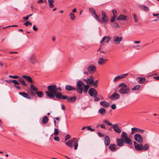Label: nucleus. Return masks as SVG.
<instances>
[{
    "mask_svg": "<svg viewBox=\"0 0 159 159\" xmlns=\"http://www.w3.org/2000/svg\"><path fill=\"white\" fill-rule=\"evenodd\" d=\"M47 89L48 91L45 92L47 96L50 98H54V94L56 93L57 91V86L55 85H50L48 86Z\"/></svg>",
    "mask_w": 159,
    "mask_h": 159,
    "instance_id": "nucleus-1",
    "label": "nucleus"
},
{
    "mask_svg": "<svg viewBox=\"0 0 159 159\" xmlns=\"http://www.w3.org/2000/svg\"><path fill=\"white\" fill-rule=\"evenodd\" d=\"M119 88L118 91L121 94H125L128 93L130 92V89L129 86H127L124 83H121L118 86Z\"/></svg>",
    "mask_w": 159,
    "mask_h": 159,
    "instance_id": "nucleus-2",
    "label": "nucleus"
},
{
    "mask_svg": "<svg viewBox=\"0 0 159 159\" xmlns=\"http://www.w3.org/2000/svg\"><path fill=\"white\" fill-rule=\"evenodd\" d=\"M134 148L135 150L137 151H146L149 148V146L145 144L144 146L142 144H138L135 141L133 142Z\"/></svg>",
    "mask_w": 159,
    "mask_h": 159,
    "instance_id": "nucleus-3",
    "label": "nucleus"
},
{
    "mask_svg": "<svg viewBox=\"0 0 159 159\" xmlns=\"http://www.w3.org/2000/svg\"><path fill=\"white\" fill-rule=\"evenodd\" d=\"M121 138L123 139L124 143L129 145H131L133 142L132 140L128 136V134L125 132H123L121 135Z\"/></svg>",
    "mask_w": 159,
    "mask_h": 159,
    "instance_id": "nucleus-4",
    "label": "nucleus"
},
{
    "mask_svg": "<svg viewBox=\"0 0 159 159\" xmlns=\"http://www.w3.org/2000/svg\"><path fill=\"white\" fill-rule=\"evenodd\" d=\"M88 93L90 96L94 97V100L95 101H98L100 100V98L97 97L98 92L94 88H90L89 90Z\"/></svg>",
    "mask_w": 159,
    "mask_h": 159,
    "instance_id": "nucleus-5",
    "label": "nucleus"
},
{
    "mask_svg": "<svg viewBox=\"0 0 159 159\" xmlns=\"http://www.w3.org/2000/svg\"><path fill=\"white\" fill-rule=\"evenodd\" d=\"M76 91L79 93L82 94L83 93V86L84 85V83L81 81L79 80L76 83Z\"/></svg>",
    "mask_w": 159,
    "mask_h": 159,
    "instance_id": "nucleus-6",
    "label": "nucleus"
},
{
    "mask_svg": "<svg viewBox=\"0 0 159 159\" xmlns=\"http://www.w3.org/2000/svg\"><path fill=\"white\" fill-rule=\"evenodd\" d=\"M28 61L32 64H36L38 62V59L34 54L31 55L29 58Z\"/></svg>",
    "mask_w": 159,
    "mask_h": 159,
    "instance_id": "nucleus-7",
    "label": "nucleus"
},
{
    "mask_svg": "<svg viewBox=\"0 0 159 159\" xmlns=\"http://www.w3.org/2000/svg\"><path fill=\"white\" fill-rule=\"evenodd\" d=\"M108 18L105 12L102 11V18L100 20V23L102 22L105 24L108 23Z\"/></svg>",
    "mask_w": 159,
    "mask_h": 159,
    "instance_id": "nucleus-8",
    "label": "nucleus"
},
{
    "mask_svg": "<svg viewBox=\"0 0 159 159\" xmlns=\"http://www.w3.org/2000/svg\"><path fill=\"white\" fill-rule=\"evenodd\" d=\"M54 95V98L55 96L58 99H66L68 98V96L66 95L63 96L61 93L60 92H56V93H55L53 95Z\"/></svg>",
    "mask_w": 159,
    "mask_h": 159,
    "instance_id": "nucleus-9",
    "label": "nucleus"
},
{
    "mask_svg": "<svg viewBox=\"0 0 159 159\" xmlns=\"http://www.w3.org/2000/svg\"><path fill=\"white\" fill-rule=\"evenodd\" d=\"M128 75V74H124L116 76L113 79V81L115 83L118 81L120 79L124 78Z\"/></svg>",
    "mask_w": 159,
    "mask_h": 159,
    "instance_id": "nucleus-10",
    "label": "nucleus"
},
{
    "mask_svg": "<svg viewBox=\"0 0 159 159\" xmlns=\"http://www.w3.org/2000/svg\"><path fill=\"white\" fill-rule=\"evenodd\" d=\"M134 139L135 141L139 143H142L143 142V139L141 136L138 134H136L134 135Z\"/></svg>",
    "mask_w": 159,
    "mask_h": 159,
    "instance_id": "nucleus-11",
    "label": "nucleus"
},
{
    "mask_svg": "<svg viewBox=\"0 0 159 159\" xmlns=\"http://www.w3.org/2000/svg\"><path fill=\"white\" fill-rule=\"evenodd\" d=\"M88 71L90 74L94 73L96 70V67L94 65H90L88 68Z\"/></svg>",
    "mask_w": 159,
    "mask_h": 159,
    "instance_id": "nucleus-12",
    "label": "nucleus"
},
{
    "mask_svg": "<svg viewBox=\"0 0 159 159\" xmlns=\"http://www.w3.org/2000/svg\"><path fill=\"white\" fill-rule=\"evenodd\" d=\"M120 97V95L119 94L115 92L111 95L110 98L112 100H115L119 99Z\"/></svg>",
    "mask_w": 159,
    "mask_h": 159,
    "instance_id": "nucleus-13",
    "label": "nucleus"
},
{
    "mask_svg": "<svg viewBox=\"0 0 159 159\" xmlns=\"http://www.w3.org/2000/svg\"><path fill=\"white\" fill-rule=\"evenodd\" d=\"M111 127L115 132L118 133H120L121 132V129L119 128L118 124H116L113 125Z\"/></svg>",
    "mask_w": 159,
    "mask_h": 159,
    "instance_id": "nucleus-14",
    "label": "nucleus"
},
{
    "mask_svg": "<svg viewBox=\"0 0 159 159\" xmlns=\"http://www.w3.org/2000/svg\"><path fill=\"white\" fill-rule=\"evenodd\" d=\"M116 144L117 146L119 147H122L124 146V142L123 139L121 138V139H116Z\"/></svg>",
    "mask_w": 159,
    "mask_h": 159,
    "instance_id": "nucleus-15",
    "label": "nucleus"
},
{
    "mask_svg": "<svg viewBox=\"0 0 159 159\" xmlns=\"http://www.w3.org/2000/svg\"><path fill=\"white\" fill-rule=\"evenodd\" d=\"M121 40V38L119 37L116 35H115L114 36L113 41L116 43V44H119Z\"/></svg>",
    "mask_w": 159,
    "mask_h": 159,
    "instance_id": "nucleus-16",
    "label": "nucleus"
},
{
    "mask_svg": "<svg viewBox=\"0 0 159 159\" xmlns=\"http://www.w3.org/2000/svg\"><path fill=\"white\" fill-rule=\"evenodd\" d=\"M83 80L86 82V83L89 85H91L94 82V79L87 78L86 79H83Z\"/></svg>",
    "mask_w": 159,
    "mask_h": 159,
    "instance_id": "nucleus-17",
    "label": "nucleus"
},
{
    "mask_svg": "<svg viewBox=\"0 0 159 159\" xmlns=\"http://www.w3.org/2000/svg\"><path fill=\"white\" fill-rule=\"evenodd\" d=\"M19 94L21 95L23 97L25 98L28 99H31V98L29 95L26 93L24 92H21L19 93Z\"/></svg>",
    "mask_w": 159,
    "mask_h": 159,
    "instance_id": "nucleus-18",
    "label": "nucleus"
},
{
    "mask_svg": "<svg viewBox=\"0 0 159 159\" xmlns=\"http://www.w3.org/2000/svg\"><path fill=\"white\" fill-rule=\"evenodd\" d=\"M66 90L67 91H75L76 90V88L70 85H66L65 86Z\"/></svg>",
    "mask_w": 159,
    "mask_h": 159,
    "instance_id": "nucleus-19",
    "label": "nucleus"
},
{
    "mask_svg": "<svg viewBox=\"0 0 159 159\" xmlns=\"http://www.w3.org/2000/svg\"><path fill=\"white\" fill-rule=\"evenodd\" d=\"M110 139L108 135H106L105 138L104 143L105 145L108 146L110 143Z\"/></svg>",
    "mask_w": 159,
    "mask_h": 159,
    "instance_id": "nucleus-20",
    "label": "nucleus"
},
{
    "mask_svg": "<svg viewBox=\"0 0 159 159\" xmlns=\"http://www.w3.org/2000/svg\"><path fill=\"white\" fill-rule=\"evenodd\" d=\"M107 60V59H105L102 57H100L98 59V63L99 65H102L105 63Z\"/></svg>",
    "mask_w": 159,
    "mask_h": 159,
    "instance_id": "nucleus-21",
    "label": "nucleus"
},
{
    "mask_svg": "<svg viewBox=\"0 0 159 159\" xmlns=\"http://www.w3.org/2000/svg\"><path fill=\"white\" fill-rule=\"evenodd\" d=\"M111 39V37L108 36H104L102 38V39L100 41V43H102L105 40V42L107 43H108Z\"/></svg>",
    "mask_w": 159,
    "mask_h": 159,
    "instance_id": "nucleus-22",
    "label": "nucleus"
},
{
    "mask_svg": "<svg viewBox=\"0 0 159 159\" xmlns=\"http://www.w3.org/2000/svg\"><path fill=\"white\" fill-rule=\"evenodd\" d=\"M109 149L112 152H115L117 149L116 145L114 144H111L109 145Z\"/></svg>",
    "mask_w": 159,
    "mask_h": 159,
    "instance_id": "nucleus-23",
    "label": "nucleus"
},
{
    "mask_svg": "<svg viewBox=\"0 0 159 159\" xmlns=\"http://www.w3.org/2000/svg\"><path fill=\"white\" fill-rule=\"evenodd\" d=\"M137 80L138 83L143 84L145 81L146 79L144 77H138L137 78Z\"/></svg>",
    "mask_w": 159,
    "mask_h": 159,
    "instance_id": "nucleus-24",
    "label": "nucleus"
},
{
    "mask_svg": "<svg viewBox=\"0 0 159 159\" xmlns=\"http://www.w3.org/2000/svg\"><path fill=\"white\" fill-rule=\"evenodd\" d=\"M22 77L24 78L25 80L28 81L29 83H33V81L31 77L30 76L24 75L22 76Z\"/></svg>",
    "mask_w": 159,
    "mask_h": 159,
    "instance_id": "nucleus-25",
    "label": "nucleus"
},
{
    "mask_svg": "<svg viewBox=\"0 0 159 159\" xmlns=\"http://www.w3.org/2000/svg\"><path fill=\"white\" fill-rule=\"evenodd\" d=\"M18 81L21 84L25 87H27V84L25 82L24 80L21 78H20L18 80Z\"/></svg>",
    "mask_w": 159,
    "mask_h": 159,
    "instance_id": "nucleus-26",
    "label": "nucleus"
},
{
    "mask_svg": "<svg viewBox=\"0 0 159 159\" xmlns=\"http://www.w3.org/2000/svg\"><path fill=\"white\" fill-rule=\"evenodd\" d=\"M100 104L105 107H107L110 106L109 103L106 101H101L100 102Z\"/></svg>",
    "mask_w": 159,
    "mask_h": 159,
    "instance_id": "nucleus-27",
    "label": "nucleus"
},
{
    "mask_svg": "<svg viewBox=\"0 0 159 159\" xmlns=\"http://www.w3.org/2000/svg\"><path fill=\"white\" fill-rule=\"evenodd\" d=\"M77 98L75 96L68 98H67V101L70 102H73L75 101Z\"/></svg>",
    "mask_w": 159,
    "mask_h": 159,
    "instance_id": "nucleus-28",
    "label": "nucleus"
},
{
    "mask_svg": "<svg viewBox=\"0 0 159 159\" xmlns=\"http://www.w3.org/2000/svg\"><path fill=\"white\" fill-rule=\"evenodd\" d=\"M127 18V17L125 15L120 14L117 19V20H125Z\"/></svg>",
    "mask_w": 159,
    "mask_h": 159,
    "instance_id": "nucleus-29",
    "label": "nucleus"
},
{
    "mask_svg": "<svg viewBox=\"0 0 159 159\" xmlns=\"http://www.w3.org/2000/svg\"><path fill=\"white\" fill-rule=\"evenodd\" d=\"M48 121V118L46 116H44L42 119V123L43 124H45L47 123Z\"/></svg>",
    "mask_w": 159,
    "mask_h": 159,
    "instance_id": "nucleus-30",
    "label": "nucleus"
},
{
    "mask_svg": "<svg viewBox=\"0 0 159 159\" xmlns=\"http://www.w3.org/2000/svg\"><path fill=\"white\" fill-rule=\"evenodd\" d=\"M89 87V85H84L83 89V91L84 92V93H87Z\"/></svg>",
    "mask_w": 159,
    "mask_h": 159,
    "instance_id": "nucleus-31",
    "label": "nucleus"
},
{
    "mask_svg": "<svg viewBox=\"0 0 159 159\" xmlns=\"http://www.w3.org/2000/svg\"><path fill=\"white\" fill-rule=\"evenodd\" d=\"M98 112L102 115H104L106 113L105 109L103 108H101L98 110Z\"/></svg>",
    "mask_w": 159,
    "mask_h": 159,
    "instance_id": "nucleus-32",
    "label": "nucleus"
},
{
    "mask_svg": "<svg viewBox=\"0 0 159 159\" xmlns=\"http://www.w3.org/2000/svg\"><path fill=\"white\" fill-rule=\"evenodd\" d=\"M49 7L50 8H53L54 7L53 3L54 2V0H48V1Z\"/></svg>",
    "mask_w": 159,
    "mask_h": 159,
    "instance_id": "nucleus-33",
    "label": "nucleus"
},
{
    "mask_svg": "<svg viewBox=\"0 0 159 159\" xmlns=\"http://www.w3.org/2000/svg\"><path fill=\"white\" fill-rule=\"evenodd\" d=\"M140 7L145 11H148L149 10V8L145 5H141L140 6Z\"/></svg>",
    "mask_w": 159,
    "mask_h": 159,
    "instance_id": "nucleus-34",
    "label": "nucleus"
},
{
    "mask_svg": "<svg viewBox=\"0 0 159 159\" xmlns=\"http://www.w3.org/2000/svg\"><path fill=\"white\" fill-rule=\"evenodd\" d=\"M36 93L37 94L39 98H42L43 95V93L42 91H37Z\"/></svg>",
    "mask_w": 159,
    "mask_h": 159,
    "instance_id": "nucleus-35",
    "label": "nucleus"
},
{
    "mask_svg": "<svg viewBox=\"0 0 159 159\" xmlns=\"http://www.w3.org/2000/svg\"><path fill=\"white\" fill-rule=\"evenodd\" d=\"M66 144L70 148H72L73 146V141L70 140L66 143Z\"/></svg>",
    "mask_w": 159,
    "mask_h": 159,
    "instance_id": "nucleus-36",
    "label": "nucleus"
},
{
    "mask_svg": "<svg viewBox=\"0 0 159 159\" xmlns=\"http://www.w3.org/2000/svg\"><path fill=\"white\" fill-rule=\"evenodd\" d=\"M93 16L95 19L97 20L98 21V22L100 23V17L99 16H98L96 13H95L94 14V15H93Z\"/></svg>",
    "mask_w": 159,
    "mask_h": 159,
    "instance_id": "nucleus-37",
    "label": "nucleus"
},
{
    "mask_svg": "<svg viewBox=\"0 0 159 159\" xmlns=\"http://www.w3.org/2000/svg\"><path fill=\"white\" fill-rule=\"evenodd\" d=\"M138 128H135V127L132 128L131 129L132 131L131 133V134H134V133H136L137 132V131H138Z\"/></svg>",
    "mask_w": 159,
    "mask_h": 159,
    "instance_id": "nucleus-38",
    "label": "nucleus"
},
{
    "mask_svg": "<svg viewBox=\"0 0 159 159\" xmlns=\"http://www.w3.org/2000/svg\"><path fill=\"white\" fill-rule=\"evenodd\" d=\"M69 15L70 16V19L71 20H75V14L74 13H73L72 12H71L70 14Z\"/></svg>",
    "mask_w": 159,
    "mask_h": 159,
    "instance_id": "nucleus-39",
    "label": "nucleus"
},
{
    "mask_svg": "<svg viewBox=\"0 0 159 159\" xmlns=\"http://www.w3.org/2000/svg\"><path fill=\"white\" fill-rule=\"evenodd\" d=\"M103 122L104 123L106 124L107 125H109V126H112V125L111 122H109L108 120H103Z\"/></svg>",
    "mask_w": 159,
    "mask_h": 159,
    "instance_id": "nucleus-40",
    "label": "nucleus"
},
{
    "mask_svg": "<svg viewBox=\"0 0 159 159\" xmlns=\"http://www.w3.org/2000/svg\"><path fill=\"white\" fill-rule=\"evenodd\" d=\"M30 88L34 92H35L38 90L37 88L34 87V86L32 84L30 85Z\"/></svg>",
    "mask_w": 159,
    "mask_h": 159,
    "instance_id": "nucleus-41",
    "label": "nucleus"
},
{
    "mask_svg": "<svg viewBox=\"0 0 159 159\" xmlns=\"http://www.w3.org/2000/svg\"><path fill=\"white\" fill-rule=\"evenodd\" d=\"M140 86L139 85H138L134 86L132 89V90L133 91L137 90L140 88Z\"/></svg>",
    "mask_w": 159,
    "mask_h": 159,
    "instance_id": "nucleus-42",
    "label": "nucleus"
},
{
    "mask_svg": "<svg viewBox=\"0 0 159 159\" xmlns=\"http://www.w3.org/2000/svg\"><path fill=\"white\" fill-rule=\"evenodd\" d=\"M98 81L97 80H95L92 83V85L95 88H96L98 86Z\"/></svg>",
    "mask_w": 159,
    "mask_h": 159,
    "instance_id": "nucleus-43",
    "label": "nucleus"
},
{
    "mask_svg": "<svg viewBox=\"0 0 159 159\" xmlns=\"http://www.w3.org/2000/svg\"><path fill=\"white\" fill-rule=\"evenodd\" d=\"M90 12L92 13V16L96 13L95 10L93 8H89Z\"/></svg>",
    "mask_w": 159,
    "mask_h": 159,
    "instance_id": "nucleus-44",
    "label": "nucleus"
},
{
    "mask_svg": "<svg viewBox=\"0 0 159 159\" xmlns=\"http://www.w3.org/2000/svg\"><path fill=\"white\" fill-rule=\"evenodd\" d=\"M59 133V131L57 129H55L53 134L54 135L57 136Z\"/></svg>",
    "mask_w": 159,
    "mask_h": 159,
    "instance_id": "nucleus-45",
    "label": "nucleus"
},
{
    "mask_svg": "<svg viewBox=\"0 0 159 159\" xmlns=\"http://www.w3.org/2000/svg\"><path fill=\"white\" fill-rule=\"evenodd\" d=\"M23 25H25L26 26H27L29 25H32V24L31 22L30 21L28 20L26 21V22Z\"/></svg>",
    "mask_w": 159,
    "mask_h": 159,
    "instance_id": "nucleus-46",
    "label": "nucleus"
},
{
    "mask_svg": "<svg viewBox=\"0 0 159 159\" xmlns=\"http://www.w3.org/2000/svg\"><path fill=\"white\" fill-rule=\"evenodd\" d=\"M9 77L10 78H12L14 79H16L17 78H20V77L17 75H9Z\"/></svg>",
    "mask_w": 159,
    "mask_h": 159,
    "instance_id": "nucleus-47",
    "label": "nucleus"
},
{
    "mask_svg": "<svg viewBox=\"0 0 159 159\" xmlns=\"http://www.w3.org/2000/svg\"><path fill=\"white\" fill-rule=\"evenodd\" d=\"M28 93H29L30 94L32 95L33 97H34L36 95V93H34L31 90H30L28 91Z\"/></svg>",
    "mask_w": 159,
    "mask_h": 159,
    "instance_id": "nucleus-48",
    "label": "nucleus"
},
{
    "mask_svg": "<svg viewBox=\"0 0 159 159\" xmlns=\"http://www.w3.org/2000/svg\"><path fill=\"white\" fill-rule=\"evenodd\" d=\"M74 146H75V149L77 150L78 147V141H75L74 143Z\"/></svg>",
    "mask_w": 159,
    "mask_h": 159,
    "instance_id": "nucleus-49",
    "label": "nucleus"
},
{
    "mask_svg": "<svg viewBox=\"0 0 159 159\" xmlns=\"http://www.w3.org/2000/svg\"><path fill=\"white\" fill-rule=\"evenodd\" d=\"M11 81L12 82V83L14 84V85H18L20 84V83L16 80H12Z\"/></svg>",
    "mask_w": 159,
    "mask_h": 159,
    "instance_id": "nucleus-50",
    "label": "nucleus"
},
{
    "mask_svg": "<svg viewBox=\"0 0 159 159\" xmlns=\"http://www.w3.org/2000/svg\"><path fill=\"white\" fill-rule=\"evenodd\" d=\"M112 12L113 14V16L116 17L117 16V12L116 10H113L112 11Z\"/></svg>",
    "mask_w": 159,
    "mask_h": 159,
    "instance_id": "nucleus-51",
    "label": "nucleus"
},
{
    "mask_svg": "<svg viewBox=\"0 0 159 159\" xmlns=\"http://www.w3.org/2000/svg\"><path fill=\"white\" fill-rule=\"evenodd\" d=\"M111 26L113 27L119 28L118 24L117 23H115L112 24Z\"/></svg>",
    "mask_w": 159,
    "mask_h": 159,
    "instance_id": "nucleus-52",
    "label": "nucleus"
},
{
    "mask_svg": "<svg viewBox=\"0 0 159 159\" xmlns=\"http://www.w3.org/2000/svg\"><path fill=\"white\" fill-rule=\"evenodd\" d=\"M87 129L88 130H89L91 132L94 131L95 130L94 129H93L92 128H91L90 126L87 127Z\"/></svg>",
    "mask_w": 159,
    "mask_h": 159,
    "instance_id": "nucleus-53",
    "label": "nucleus"
},
{
    "mask_svg": "<svg viewBox=\"0 0 159 159\" xmlns=\"http://www.w3.org/2000/svg\"><path fill=\"white\" fill-rule=\"evenodd\" d=\"M134 21L135 22H137L138 21L137 16L135 14L134 15Z\"/></svg>",
    "mask_w": 159,
    "mask_h": 159,
    "instance_id": "nucleus-54",
    "label": "nucleus"
},
{
    "mask_svg": "<svg viewBox=\"0 0 159 159\" xmlns=\"http://www.w3.org/2000/svg\"><path fill=\"white\" fill-rule=\"evenodd\" d=\"M111 108L112 109L115 110V109H116V105L115 104H112L111 106Z\"/></svg>",
    "mask_w": 159,
    "mask_h": 159,
    "instance_id": "nucleus-55",
    "label": "nucleus"
},
{
    "mask_svg": "<svg viewBox=\"0 0 159 159\" xmlns=\"http://www.w3.org/2000/svg\"><path fill=\"white\" fill-rule=\"evenodd\" d=\"M98 126H100L102 128L104 129H106V128L105 126V125L102 124H99L98 125Z\"/></svg>",
    "mask_w": 159,
    "mask_h": 159,
    "instance_id": "nucleus-56",
    "label": "nucleus"
},
{
    "mask_svg": "<svg viewBox=\"0 0 159 159\" xmlns=\"http://www.w3.org/2000/svg\"><path fill=\"white\" fill-rule=\"evenodd\" d=\"M18 27V26L17 25H11V26H8L6 27H3V29H5L6 28H7L9 27Z\"/></svg>",
    "mask_w": 159,
    "mask_h": 159,
    "instance_id": "nucleus-57",
    "label": "nucleus"
},
{
    "mask_svg": "<svg viewBox=\"0 0 159 159\" xmlns=\"http://www.w3.org/2000/svg\"><path fill=\"white\" fill-rule=\"evenodd\" d=\"M54 139L55 140L57 141H59L60 140L58 136L54 137Z\"/></svg>",
    "mask_w": 159,
    "mask_h": 159,
    "instance_id": "nucleus-58",
    "label": "nucleus"
},
{
    "mask_svg": "<svg viewBox=\"0 0 159 159\" xmlns=\"http://www.w3.org/2000/svg\"><path fill=\"white\" fill-rule=\"evenodd\" d=\"M70 136L69 134H67L65 137V141L66 140L70 139Z\"/></svg>",
    "mask_w": 159,
    "mask_h": 159,
    "instance_id": "nucleus-59",
    "label": "nucleus"
},
{
    "mask_svg": "<svg viewBox=\"0 0 159 159\" xmlns=\"http://www.w3.org/2000/svg\"><path fill=\"white\" fill-rule=\"evenodd\" d=\"M116 17L113 16L111 20V23H113L114 22Z\"/></svg>",
    "mask_w": 159,
    "mask_h": 159,
    "instance_id": "nucleus-60",
    "label": "nucleus"
},
{
    "mask_svg": "<svg viewBox=\"0 0 159 159\" xmlns=\"http://www.w3.org/2000/svg\"><path fill=\"white\" fill-rule=\"evenodd\" d=\"M98 134L99 136L100 137H103L104 136V135L103 134H101L100 132L98 133Z\"/></svg>",
    "mask_w": 159,
    "mask_h": 159,
    "instance_id": "nucleus-61",
    "label": "nucleus"
},
{
    "mask_svg": "<svg viewBox=\"0 0 159 159\" xmlns=\"http://www.w3.org/2000/svg\"><path fill=\"white\" fill-rule=\"evenodd\" d=\"M12 80H5V81L7 83H12V82L11 81Z\"/></svg>",
    "mask_w": 159,
    "mask_h": 159,
    "instance_id": "nucleus-62",
    "label": "nucleus"
},
{
    "mask_svg": "<svg viewBox=\"0 0 159 159\" xmlns=\"http://www.w3.org/2000/svg\"><path fill=\"white\" fill-rule=\"evenodd\" d=\"M33 29L34 30L37 31L38 30V29L37 28L35 25H34L33 27Z\"/></svg>",
    "mask_w": 159,
    "mask_h": 159,
    "instance_id": "nucleus-63",
    "label": "nucleus"
},
{
    "mask_svg": "<svg viewBox=\"0 0 159 159\" xmlns=\"http://www.w3.org/2000/svg\"><path fill=\"white\" fill-rule=\"evenodd\" d=\"M153 78L155 80H159V76L154 77Z\"/></svg>",
    "mask_w": 159,
    "mask_h": 159,
    "instance_id": "nucleus-64",
    "label": "nucleus"
}]
</instances>
